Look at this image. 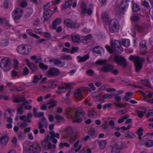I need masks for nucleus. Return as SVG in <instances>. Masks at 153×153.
<instances>
[{"mask_svg": "<svg viewBox=\"0 0 153 153\" xmlns=\"http://www.w3.org/2000/svg\"><path fill=\"white\" fill-rule=\"evenodd\" d=\"M1 45L4 46H6L9 43V41L7 39L3 40L1 42Z\"/></svg>", "mask_w": 153, "mask_h": 153, "instance_id": "e2e57ef3", "label": "nucleus"}, {"mask_svg": "<svg viewBox=\"0 0 153 153\" xmlns=\"http://www.w3.org/2000/svg\"><path fill=\"white\" fill-rule=\"evenodd\" d=\"M23 10L19 8L15 9L12 12V16L15 23H18L19 22V19L23 15Z\"/></svg>", "mask_w": 153, "mask_h": 153, "instance_id": "39448f33", "label": "nucleus"}, {"mask_svg": "<svg viewBox=\"0 0 153 153\" xmlns=\"http://www.w3.org/2000/svg\"><path fill=\"white\" fill-rule=\"evenodd\" d=\"M114 69L113 66L109 64L104 65L101 68V70L102 71L105 72H109L112 71Z\"/></svg>", "mask_w": 153, "mask_h": 153, "instance_id": "f8f14e48", "label": "nucleus"}, {"mask_svg": "<svg viewBox=\"0 0 153 153\" xmlns=\"http://www.w3.org/2000/svg\"><path fill=\"white\" fill-rule=\"evenodd\" d=\"M48 142V141L47 140H44L42 141L41 143L42 146L44 147L45 148H46Z\"/></svg>", "mask_w": 153, "mask_h": 153, "instance_id": "052dcab7", "label": "nucleus"}, {"mask_svg": "<svg viewBox=\"0 0 153 153\" xmlns=\"http://www.w3.org/2000/svg\"><path fill=\"white\" fill-rule=\"evenodd\" d=\"M125 137L129 138H133L135 137V135L131 132H128L126 133Z\"/></svg>", "mask_w": 153, "mask_h": 153, "instance_id": "58836bf2", "label": "nucleus"}, {"mask_svg": "<svg viewBox=\"0 0 153 153\" xmlns=\"http://www.w3.org/2000/svg\"><path fill=\"white\" fill-rule=\"evenodd\" d=\"M89 58V56L88 54L85 55L83 56H78L77 57L79 62H84L88 59Z\"/></svg>", "mask_w": 153, "mask_h": 153, "instance_id": "393cba45", "label": "nucleus"}, {"mask_svg": "<svg viewBox=\"0 0 153 153\" xmlns=\"http://www.w3.org/2000/svg\"><path fill=\"white\" fill-rule=\"evenodd\" d=\"M113 97V95L112 94H106L103 95L102 97L100 98V100H102L106 99H110Z\"/></svg>", "mask_w": 153, "mask_h": 153, "instance_id": "473e14b6", "label": "nucleus"}, {"mask_svg": "<svg viewBox=\"0 0 153 153\" xmlns=\"http://www.w3.org/2000/svg\"><path fill=\"white\" fill-rule=\"evenodd\" d=\"M132 9L133 11L135 12L139 11L140 9L139 6L136 4H133Z\"/></svg>", "mask_w": 153, "mask_h": 153, "instance_id": "37998d69", "label": "nucleus"}, {"mask_svg": "<svg viewBox=\"0 0 153 153\" xmlns=\"http://www.w3.org/2000/svg\"><path fill=\"white\" fill-rule=\"evenodd\" d=\"M71 25V27H70V28L73 29L78 27L79 25L78 23H74L73 22Z\"/></svg>", "mask_w": 153, "mask_h": 153, "instance_id": "bf43d9fd", "label": "nucleus"}, {"mask_svg": "<svg viewBox=\"0 0 153 153\" xmlns=\"http://www.w3.org/2000/svg\"><path fill=\"white\" fill-rule=\"evenodd\" d=\"M18 125L19 126L21 127V128H24L26 127L27 126V124L25 123L19 122L18 123Z\"/></svg>", "mask_w": 153, "mask_h": 153, "instance_id": "338daca9", "label": "nucleus"}, {"mask_svg": "<svg viewBox=\"0 0 153 153\" xmlns=\"http://www.w3.org/2000/svg\"><path fill=\"white\" fill-rule=\"evenodd\" d=\"M24 89L23 87L20 86L19 87H14L13 90L17 91H22Z\"/></svg>", "mask_w": 153, "mask_h": 153, "instance_id": "69168bd1", "label": "nucleus"}, {"mask_svg": "<svg viewBox=\"0 0 153 153\" xmlns=\"http://www.w3.org/2000/svg\"><path fill=\"white\" fill-rule=\"evenodd\" d=\"M92 37V35L91 34H89L87 36L83 37L82 40L84 42L87 43L90 42V39Z\"/></svg>", "mask_w": 153, "mask_h": 153, "instance_id": "c85d7f7f", "label": "nucleus"}, {"mask_svg": "<svg viewBox=\"0 0 153 153\" xmlns=\"http://www.w3.org/2000/svg\"><path fill=\"white\" fill-rule=\"evenodd\" d=\"M59 74V71L57 69L52 68H49L47 71L48 76L54 77L58 76Z\"/></svg>", "mask_w": 153, "mask_h": 153, "instance_id": "1a4fd4ad", "label": "nucleus"}, {"mask_svg": "<svg viewBox=\"0 0 153 153\" xmlns=\"http://www.w3.org/2000/svg\"><path fill=\"white\" fill-rule=\"evenodd\" d=\"M68 118H72L73 123H80L85 118V113L82 109L74 108H68L66 110Z\"/></svg>", "mask_w": 153, "mask_h": 153, "instance_id": "f257e3e1", "label": "nucleus"}, {"mask_svg": "<svg viewBox=\"0 0 153 153\" xmlns=\"http://www.w3.org/2000/svg\"><path fill=\"white\" fill-rule=\"evenodd\" d=\"M17 51L19 53L22 54H27L29 52L28 46L26 44L19 45L17 48Z\"/></svg>", "mask_w": 153, "mask_h": 153, "instance_id": "0eeeda50", "label": "nucleus"}, {"mask_svg": "<svg viewBox=\"0 0 153 153\" xmlns=\"http://www.w3.org/2000/svg\"><path fill=\"white\" fill-rule=\"evenodd\" d=\"M64 22L66 26L69 28H70V27H71V25L72 23L71 20L68 19H64Z\"/></svg>", "mask_w": 153, "mask_h": 153, "instance_id": "7c9ffc66", "label": "nucleus"}, {"mask_svg": "<svg viewBox=\"0 0 153 153\" xmlns=\"http://www.w3.org/2000/svg\"><path fill=\"white\" fill-rule=\"evenodd\" d=\"M61 58L64 60H70L72 59L71 56L68 55H63L61 57Z\"/></svg>", "mask_w": 153, "mask_h": 153, "instance_id": "a18cd8bd", "label": "nucleus"}, {"mask_svg": "<svg viewBox=\"0 0 153 153\" xmlns=\"http://www.w3.org/2000/svg\"><path fill=\"white\" fill-rule=\"evenodd\" d=\"M140 19V17L139 16H134L132 17L131 18V20L132 21L135 22L138 21Z\"/></svg>", "mask_w": 153, "mask_h": 153, "instance_id": "603ef678", "label": "nucleus"}, {"mask_svg": "<svg viewBox=\"0 0 153 153\" xmlns=\"http://www.w3.org/2000/svg\"><path fill=\"white\" fill-rule=\"evenodd\" d=\"M146 113V111L143 112L142 111H138L137 114L138 116L140 118H142L143 116V114Z\"/></svg>", "mask_w": 153, "mask_h": 153, "instance_id": "864d4df0", "label": "nucleus"}, {"mask_svg": "<svg viewBox=\"0 0 153 153\" xmlns=\"http://www.w3.org/2000/svg\"><path fill=\"white\" fill-rule=\"evenodd\" d=\"M62 22V19L60 18H58L54 20L52 25L50 26V28L53 30L56 29V26L60 24Z\"/></svg>", "mask_w": 153, "mask_h": 153, "instance_id": "4468645a", "label": "nucleus"}, {"mask_svg": "<svg viewBox=\"0 0 153 153\" xmlns=\"http://www.w3.org/2000/svg\"><path fill=\"white\" fill-rule=\"evenodd\" d=\"M114 59L118 65L123 67L124 66V58L123 57L120 55H116L114 56Z\"/></svg>", "mask_w": 153, "mask_h": 153, "instance_id": "9d476101", "label": "nucleus"}, {"mask_svg": "<svg viewBox=\"0 0 153 153\" xmlns=\"http://www.w3.org/2000/svg\"><path fill=\"white\" fill-rule=\"evenodd\" d=\"M106 141L105 140L101 141L99 144V146L101 149H104L106 145Z\"/></svg>", "mask_w": 153, "mask_h": 153, "instance_id": "79ce46f5", "label": "nucleus"}, {"mask_svg": "<svg viewBox=\"0 0 153 153\" xmlns=\"http://www.w3.org/2000/svg\"><path fill=\"white\" fill-rule=\"evenodd\" d=\"M78 137L79 135L77 134H74L71 135L69 138L68 142L70 144H73L78 139Z\"/></svg>", "mask_w": 153, "mask_h": 153, "instance_id": "6ab92c4d", "label": "nucleus"}, {"mask_svg": "<svg viewBox=\"0 0 153 153\" xmlns=\"http://www.w3.org/2000/svg\"><path fill=\"white\" fill-rule=\"evenodd\" d=\"M27 65L29 67L33 72L35 71L37 69V67L33 62H27Z\"/></svg>", "mask_w": 153, "mask_h": 153, "instance_id": "bb28decb", "label": "nucleus"}, {"mask_svg": "<svg viewBox=\"0 0 153 153\" xmlns=\"http://www.w3.org/2000/svg\"><path fill=\"white\" fill-rule=\"evenodd\" d=\"M93 51L94 53L100 54L103 52L104 50L100 46H95L93 48Z\"/></svg>", "mask_w": 153, "mask_h": 153, "instance_id": "4be33fe9", "label": "nucleus"}, {"mask_svg": "<svg viewBox=\"0 0 153 153\" xmlns=\"http://www.w3.org/2000/svg\"><path fill=\"white\" fill-rule=\"evenodd\" d=\"M19 3L20 6L22 7H26L27 5V1L26 0H21Z\"/></svg>", "mask_w": 153, "mask_h": 153, "instance_id": "4c0bfd02", "label": "nucleus"}, {"mask_svg": "<svg viewBox=\"0 0 153 153\" xmlns=\"http://www.w3.org/2000/svg\"><path fill=\"white\" fill-rule=\"evenodd\" d=\"M75 84V83L73 82L66 83L65 85V86H64V90L70 89Z\"/></svg>", "mask_w": 153, "mask_h": 153, "instance_id": "e433bc0d", "label": "nucleus"}, {"mask_svg": "<svg viewBox=\"0 0 153 153\" xmlns=\"http://www.w3.org/2000/svg\"><path fill=\"white\" fill-rule=\"evenodd\" d=\"M131 70V67L130 66H128V64L125 60V70L126 72H129Z\"/></svg>", "mask_w": 153, "mask_h": 153, "instance_id": "13d9d810", "label": "nucleus"}, {"mask_svg": "<svg viewBox=\"0 0 153 153\" xmlns=\"http://www.w3.org/2000/svg\"><path fill=\"white\" fill-rule=\"evenodd\" d=\"M88 134L90 136L92 137H95L97 136L96 135L95 129L93 128H91L89 130Z\"/></svg>", "mask_w": 153, "mask_h": 153, "instance_id": "2f4dec72", "label": "nucleus"}, {"mask_svg": "<svg viewBox=\"0 0 153 153\" xmlns=\"http://www.w3.org/2000/svg\"><path fill=\"white\" fill-rule=\"evenodd\" d=\"M65 132L67 135H69L72 133L73 131V128L70 126H68L66 128L65 130Z\"/></svg>", "mask_w": 153, "mask_h": 153, "instance_id": "c9c22d12", "label": "nucleus"}, {"mask_svg": "<svg viewBox=\"0 0 153 153\" xmlns=\"http://www.w3.org/2000/svg\"><path fill=\"white\" fill-rule=\"evenodd\" d=\"M29 72V71L27 67H25L23 70V72L22 74L23 75L25 76L28 74Z\"/></svg>", "mask_w": 153, "mask_h": 153, "instance_id": "774afa93", "label": "nucleus"}, {"mask_svg": "<svg viewBox=\"0 0 153 153\" xmlns=\"http://www.w3.org/2000/svg\"><path fill=\"white\" fill-rule=\"evenodd\" d=\"M42 78V76L40 75L39 77V76L36 75L33 76V79L32 80V82L33 83L36 84L38 81Z\"/></svg>", "mask_w": 153, "mask_h": 153, "instance_id": "72a5a7b5", "label": "nucleus"}, {"mask_svg": "<svg viewBox=\"0 0 153 153\" xmlns=\"http://www.w3.org/2000/svg\"><path fill=\"white\" fill-rule=\"evenodd\" d=\"M29 143L28 142L26 141L24 142L23 144V146L24 148V150L26 151L27 150H29Z\"/></svg>", "mask_w": 153, "mask_h": 153, "instance_id": "a19ab883", "label": "nucleus"}, {"mask_svg": "<svg viewBox=\"0 0 153 153\" xmlns=\"http://www.w3.org/2000/svg\"><path fill=\"white\" fill-rule=\"evenodd\" d=\"M143 82H141V83L145 86L147 87H149L150 86V84L149 83V81L148 80H142Z\"/></svg>", "mask_w": 153, "mask_h": 153, "instance_id": "0e129e2a", "label": "nucleus"}, {"mask_svg": "<svg viewBox=\"0 0 153 153\" xmlns=\"http://www.w3.org/2000/svg\"><path fill=\"white\" fill-rule=\"evenodd\" d=\"M129 59L133 61L134 64L135 71L139 72L142 67L143 64L145 62V59L138 56L131 55Z\"/></svg>", "mask_w": 153, "mask_h": 153, "instance_id": "7ed1b4c3", "label": "nucleus"}, {"mask_svg": "<svg viewBox=\"0 0 153 153\" xmlns=\"http://www.w3.org/2000/svg\"><path fill=\"white\" fill-rule=\"evenodd\" d=\"M42 28H39V29L35 28L34 29V31L35 33L39 34H42Z\"/></svg>", "mask_w": 153, "mask_h": 153, "instance_id": "680f3d73", "label": "nucleus"}, {"mask_svg": "<svg viewBox=\"0 0 153 153\" xmlns=\"http://www.w3.org/2000/svg\"><path fill=\"white\" fill-rule=\"evenodd\" d=\"M140 47L144 49L143 51L141 50L140 51L141 54L143 55L145 54L147 52L146 51H145V50L146 49L147 47L146 45V42L145 41L142 40L140 42Z\"/></svg>", "mask_w": 153, "mask_h": 153, "instance_id": "412c9836", "label": "nucleus"}, {"mask_svg": "<svg viewBox=\"0 0 153 153\" xmlns=\"http://www.w3.org/2000/svg\"><path fill=\"white\" fill-rule=\"evenodd\" d=\"M25 137V134L22 132H20L18 133V138L19 140H23Z\"/></svg>", "mask_w": 153, "mask_h": 153, "instance_id": "ea45409f", "label": "nucleus"}, {"mask_svg": "<svg viewBox=\"0 0 153 153\" xmlns=\"http://www.w3.org/2000/svg\"><path fill=\"white\" fill-rule=\"evenodd\" d=\"M49 134L50 135V139L51 140L52 139L56 137L57 139H59L60 137L59 134L58 133H55V132L53 131H51L49 132Z\"/></svg>", "mask_w": 153, "mask_h": 153, "instance_id": "b1692460", "label": "nucleus"}, {"mask_svg": "<svg viewBox=\"0 0 153 153\" xmlns=\"http://www.w3.org/2000/svg\"><path fill=\"white\" fill-rule=\"evenodd\" d=\"M71 38L74 43H79L80 42V37L79 34L73 33L71 35Z\"/></svg>", "mask_w": 153, "mask_h": 153, "instance_id": "2eb2a0df", "label": "nucleus"}, {"mask_svg": "<svg viewBox=\"0 0 153 153\" xmlns=\"http://www.w3.org/2000/svg\"><path fill=\"white\" fill-rule=\"evenodd\" d=\"M53 14L52 11L50 9L47 10L44 12L43 14V17L45 21L48 20Z\"/></svg>", "mask_w": 153, "mask_h": 153, "instance_id": "dca6fc26", "label": "nucleus"}, {"mask_svg": "<svg viewBox=\"0 0 153 153\" xmlns=\"http://www.w3.org/2000/svg\"><path fill=\"white\" fill-rule=\"evenodd\" d=\"M26 100L25 98L23 96L20 95L17 97L13 98V102H23Z\"/></svg>", "mask_w": 153, "mask_h": 153, "instance_id": "aec40b11", "label": "nucleus"}, {"mask_svg": "<svg viewBox=\"0 0 153 153\" xmlns=\"http://www.w3.org/2000/svg\"><path fill=\"white\" fill-rule=\"evenodd\" d=\"M118 29L117 21L116 19H112L109 25V31L111 33H115L117 32Z\"/></svg>", "mask_w": 153, "mask_h": 153, "instance_id": "423d86ee", "label": "nucleus"}, {"mask_svg": "<svg viewBox=\"0 0 153 153\" xmlns=\"http://www.w3.org/2000/svg\"><path fill=\"white\" fill-rule=\"evenodd\" d=\"M143 129L142 128H140L137 130L136 132L137 134L139 136H141L143 135L142 132Z\"/></svg>", "mask_w": 153, "mask_h": 153, "instance_id": "8fccbe9b", "label": "nucleus"}, {"mask_svg": "<svg viewBox=\"0 0 153 153\" xmlns=\"http://www.w3.org/2000/svg\"><path fill=\"white\" fill-rule=\"evenodd\" d=\"M48 148V149H50L52 148L53 149H55L56 148V145L55 144L52 145L51 142H49L47 144Z\"/></svg>", "mask_w": 153, "mask_h": 153, "instance_id": "de8ad7c7", "label": "nucleus"}, {"mask_svg": "<svg viewBox=\"0 0 153 153\" xmlns=\"http://www.w3.org/2000/svg\"><path fill=\"white\" fill-rule=\"evenodd\" d=\"M145 146L149 147L153 146V141L152 140H149L145 143Z\"/></svg>", "mask_w": 153, "mask_h": 153, "instance_id": "c03bdc74", "label": "nucleus"}, {"mask_svg": "<svg viewBox=\"0 0 153 153\" xmlns=\"http://www.w3.org/2000/svg\"><path fill=\"white\" fill-rule=\"evenodd\" d=\"M12 62L10 59L5 57L2 59L0 62V67L5 71H8L11 69Z\"/></svg>", "mask_w": 153, "mask_h": 153, "instance_id": "20e7f679", "label": "nucleus"}, {"mask_svg": "<svg viewBox=\"0 0 153 153\" xmlns=\"http://www.w3.org/2000/svg\"><path fill=\"white\" fill-rule=\"evenodd\" d=\"M55 64L58 65L59 67H62L65 65V63L62 62L60 60L57 59L56 61Z\"/></svg>", "mask_w": 153, "mask_h": 153, "instance_id": "3c124183", "label": "nucleus"}, {"mask_svg": "<svg viewBox=\"0 0 153 153\" xmlns=\"http://www.w3.org/2000/svg\"><path fill=\"white\" fill-rule=\"evenodd\" d=\"M111 45V48L107 45L105 46V48L110 53H113L114 52L121 53L123 50V49L121 45L124 46V39H122L120 41L115 40L113 43L112 41Z\"/></svg>", "mask_w": 153, "mask_h": 153, "instance_id": "f03ea898", "label": "nucleus"}, {"mask_svg": "<svg viewBox=\"0 0 153 153\" xmlns=\"http://www.w3.org/2000/svg\"><path fill=\"white\" fill-rule=\"evenodd\" d=\"M134 27L136 30H138L139 32L142 30V27L137 24H135L134 26Z\"/></svg>", "mask_w": 153, "mask_h": 153, "instance_id": "5fc2aeb1", "label": "nucleus"}, {"mask_svg": "<svg viewBox=\"0 0 153 153\" xmlns=\"http://www.w3.org/2000/svg\"><path fill=\"white\" fill-rule=\"evenodd\" d=\"M9 140L8 137L5 135L2 137L0 139V143L2 146L6 145Z\"/></svg>", "mask_w": 153, "mask_h": 153, "instance_id": "a211bd4d", "label": "nucleus"}, {"mask_svg": "<svg viewBox=\"0 0 153 153\" xmlns=\"http://www.w3.org/2000/svg\"><path fill=\"white\" fill-rule=\"evenodd\" d=\"M59 146L61 147H63L64 146L69 147L70 146V144L67 142L61 143L59 144Z\"/></svg>", "mask_w": 153, "mask_h": 153, "instance_id": "6e6d98bb", "label": "nucleus"}, {"mask_svg": "<svg viewBox=\"0 0 153 153\" xmlns=\"http://www.w3.org/2000/svg\"><path fill=\"white\" fill-rule=\"evenodd\" d=\"M80 15L83 16L85 15L87 9L86 4L84 2H82L81 4Z\"/></svg>", "mask_w": 153, "mask_h": 153, "instance_id": "f3484780", "label": "nucleus"}, {"mask_svg": "<svg viewBox=\"0 0 153 153\" xmlns=\"http://www.w3.org/2000/svg\"><path fill=\"white\" fill-rule=\"evenodd\" d=\"M120 150L117 145H115L112 148V153H120Z\"/></svg>", "mask_w": 153, "mask_h": 153, "instance_id": "c756f323", "label": "nucleus"}, {"mask_svg": "<svg viewBox=\"0 0 153 153\" xmlns=\"http://www.w3.org/2000/svg\"><path fill=\"white\" fill-rule=\"evenodd\" d=\"M106 62L105 60H98L96 62V64L98 65H103L105 64Z\"/></svg>", "mask_w": 153, "mask_h": 153, "instance_id": "09e8293b", "label": "nucleus"}, {"mask_svg": "<svg viewBox=\"0 0 153 153\" xmlns=\"http://www.w3.org/2000/svg\"><path fill=\"white\" fill-rule=\"evenodd\" d=\"M88 114L89 116L92 117L96 115L97 113L93 110H92L89 111Z\"/></svg>", "mask_w": 153, "mask_h": 153, "instance_id": "49530a36", "label": "nucleus"}, {"mask_svg": "<svg viewBox=\"0 0 153 153\" xmlns=\"http://www.w3.org/2000/svg\"><path fill=\"white\" fill-rule=\"evenodd\" d=\"M24 106L22 104H20L18 105V107L17 108V112L19 114H22L23 113L22 110L23 107Z\"/></svg>", "mask_w": 153, "mask_h": 153, "instance_id": "f704fd0d", "label": "nucleus"}, {"mask_svg": "<svg viewBox=\"0 0 153 153\" xmlns=\"http://www.w3.org/2000/svg\"><path fill=\"white\" fill-rule=\"evenodd\" d=\"M124 0H122L121 3L117 5L116 7V14L118 15H123L124 11Z\"/></svg>", "mask_w": 153, "mask_h": 153, "instance_id": "6e6552de", "label": "nucleus"}, {"mask_svg": "<svg viewBox=\"0 0 153 153\" xmlns=\"http://www.w3.org/2000/svg\"><path fill=\"white\" fill-rule=\"evenodd\" d=\"M48 104H50L48 106L49 109H51L56 105V102L53 99H51L49 100Z\"/></svg>", "mask_w": 153, "mask_h": 153, "instance_id": "a878e982", "label": "nucleus"}, {"mask_svg": "<svg viewBox=\"0 0 153 153\" xmlns=\"http://www.w3.org/2000/svg\"><path fill=\"white\" fill-rule=\"evenodd\" d=\"M102 19L105 22H107L109 21V18L108 15L106 12H103L102 15Z\"/></svg>", "mask_w": 153, "mask_h": 153, "instance_id": "cd10ccee", "label": "nucleus"}, {"mask_svg": "<svg viewBox=\"0 0 153 153\" xmlns=\"http://www.w3.org/2000/svg\"><path fill=\"white\" fill-rule=\"evenodd\" d=\"M58 84V82L56 81L53 80L52 81L48 87L42 86L41 87V88L45 91H49V88L52 89L55 88L57 87Z\"/></svg>", "mask_w": 153, "mask_h": 153, "instance_id": "9b49d317", "label": "nucleus"}, {"mask_svg": "<svg viewBox=\"0 0 153 153\" xmlns=\"http://www.w3.org/2000/svg\"><path fill=\"white\" fill-rule=\"evenodd\" d=\"M33 153H39L41 150L40 144L36 142L34 143L31 146Z\"/></svg>", "mask_w": 153, "mask_h": 153, "instance_id": "ddd939ff", "label": "nucleus"}, {"mask_svg": "<svg viewBox=\"0 0 153 153\" xmlns=\"http://www.w3.org/2000/svg\"><path fill=\"white\" fill-rule=\"evenodd\" d=\"M74 95L77 99L79 100H82V94L80 89H78L76 90L75 92Z\"/></svg>", "mask_w": 153, "mask_h": 153, "instance_id": "5701e85b", "label": "nucleus"}, {"mask_svg": "<svg viewBox=\"0 0 153 153\" xmlns=\"http://www.w3.org/2000/svg\"><path fill=\"white\" fill-rule=\"evenodd\" d=\"M150 116H153V109L149 110L147 111V113L146 114V117H148Z\"/></svg>", "mask_w": 153, "mask_h": 153, "instance_id": "4d7b16f0", "label": "nucleus"}]
</instances>
